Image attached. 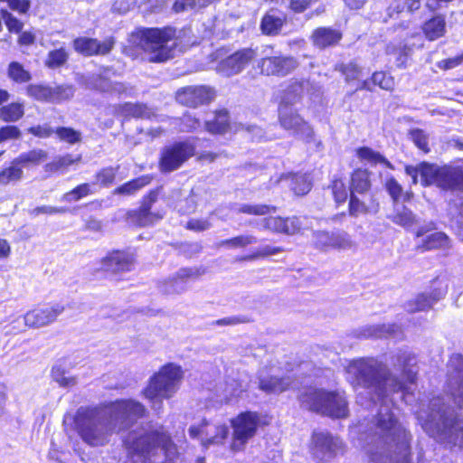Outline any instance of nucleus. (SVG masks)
I'll list each match as a JSON object with an SVG mask.
<instances>
[{"mask_svg":"<svg viewBox=\"0 0 463 463\" xmlns=\"http://www.w3.org/2000/svg\"><path fill=\"white\" fill-rule=\"evenodd\" d=\"M368 463H411V436L386 402L370 421L356 427Z\"/></svg>","mask_w":463,"mask_h":463,"instance_id":"f257e3e1","label":"nucleus"},{"mask_svg":"<svg viewBox=\"0 0 463 463\" xmlns=\"http://www.w3.org/2000/svg\"><path fill=\"white\" fill-rule=\"evenodd\" d=\"M447 386L456 409L434 397L418 414L423 430L431 437L463 447V356L453 354L448 364Z\"/></svg>","mask_w":463,"mask_h":463,"instance_id":"f03ea898","label":"nucleus"},{"mask_svg":"<svg viewBox=\"0 0 463 463\" xmlns=\"http://www.w3.org/2000/svg\"><path fill=\"white\" fill-rule=\"evenodd\" d=\"M145 406L132 399L117 400L97 407H80L74 418L81 439L91 447L107 445L113 434L125 431L145 415Z\"/></svg>","mask_w":463,"mask_h":463,"instance_id":"7ed1b4c3","label":"nucleus"},{"mask_svg":"<svg viewBox=\"0 0 463 463\" xmlns=\"http://www.w3.org/2000/svg\"><path fill=\"white\" fill-rule=\"evenodd\" d=\"M416 357L409 352H400L393 356L394 370L402 372V378L393 373L383 362L373 357L353 360L346 366L347 380L354 387H362L379 401L387 399L395 392H403L405 383H413L416 371Z\"/></svg>","mask_w":463,"mask_h":463,"instance_id":"20e7f679","label":"nucleus"},{"mask_svg":"<svg viewBox=\"0 0 463 463\" xmlns=\"http://www.w3.org/2000/svg\"><path fill=\"white\" fill-rule=\"evenodd\" d=\"M130 463H169L175 454L170 438L158 430H136L124 440Z\"/></svg>","mask_w":463,"mask_h":463,"instance_id":"39448f33","label":"nucleus"},{"mask_svg":"<svg viewBox=\"0 0 463 463\" xmlns=\"http://www.w3.org/2000/svg\"><path fill=\"white\" fill-rule=\"evenodd\" d=\"M301 406L330 418L343 419L349 414L344 392L309 388L298 396Z\"/></svg>","mask_w":463,"mask_h":463,"instance_id":"423d86ee","label":"nucleus"},{"mask_svg":"<svg viewBox=\"0 0 463 463\" xmlns=\"http://www.w3.org/2000/svg\"><path fill=\"white\" fill-rule=\"evenodd\" d=\"M183 379L181 366L168 364L163 366L150 380L143 391L145 397L153 402V409L158 411L162 407V399L171 398L178 390Z\"/></svg>","mask_w":463,"mask_h":463,"instance_id":"0eeeda50","label":"nucleus"},{"mask_svg":"<svg viewBox=\"0 0 463 463\" xmlns=\"http://www.w3.org/2000/svg\"><path fill=\"white\" fill-rule=\"evenodd\" d=\"M137 34L138 45L148 53L150 61L162 62L173 57V52L176 46L175 29L171 27L145 28Z\"/></svg>","mask_w":463,"mask_h":463,"instance_id":"6e6552de","label":"nucleus"},{"mask_svg":"<svg viewBox=\"0 0 463 463\" xmlns=\"http://www.w3.org/2000/svg\"><path fill=\"white\" fill-rule=\"evenodd\" d=\"M259 424V418L256 413L247 411L241 413L232 420L233 428L232 442L231 449L233 451L243 449L245 444L256 433Z\"/></svg>","mask_w":463,"mask_h":463,"instance_id":"1a4fd4ad","label":"nucleus"},{"mask_svg":"<svg viewBox=\"0 0 463 463\" xmlns=\"http://www.w3.org/2000/svg\"><path fill=\"white\" fill-rule=\"evenodd\" d=\"M298 67V60L293 56L280 53L266 55L257 61L256 69L265 76L285 77Z\"/></svg>","mask_w":463,"mask_h":463,"instance_id":"9d476101","label":"nucleus"},{"mask_svg":"<svg viewBox=\"0 0 463 463\" xmlns=\"http://www.w3.org/2000/svg\"><path fill=\"white\" fill-rule=\"evenodd\" d=\"M194 154V146L187 142H177L163 149L160 158V167L163 172H172L178 169L188 158Z\"/></svg>","mask_w":463,"mask_h":463,"instance_id":"9b49d317","label":"nucleus"},{"mask_svg":"<svg viewBox=\"0 0 463 463\" xmlns=\"http://www.w3.org/2000/svg\"><path fill=\"white\" fill-rule=\"evenodd\" d=\"M136 257L128 250H112L99 260V270L110 275H119L133 270Z\"/></svg>","mask_w":463,"mask_h":463,"instance_id":"f8f14e48","label":"nucleus"},{"mask_svg":"<svg viewBox=\"0 0 463 463\" xmlns=\"http://www.w3.org/2000/svg\"><path fill=\"white\" fill-rule=\"evenodd\" d=\"M64 310L65 307L61 303L38 307L24 314V323L30 328L47 326L55 322Z\"/></svg>","mask_w":463,"mask_h":463,"instance_id":"ddd939ff","label":"nucleus"},{"mask_svg":"<svg viewBox=\"0 0 463 463\" xmlns=\"http://www.w3.org/2000/svg\"><path fill=\"white\" fill-rule=\"evenodd\" d=\"M279 118L284 129L292 131L307 143L314 139L313 129L290 106L279 105Z\"/></svg>","mask_w":463,"mask_h":463,"instance_id":"4468645a","label":"nucleus"},{"mask_svg":"<svg viewBox=\"0 0 463 463\" xmlns=\"http://www.w3.org/2000/svg\"><path fill=\"white\" fill-rule=\"evenodd\" d=\"M312 440L314 444L313 454L319 460L329 459L339 453H343L345 449L342 439L329 432H314Z\"/></svg>","mask_w":463,"mask_h":463,"instance_id":"2eb2a0df","label":"nucleus"},{"mask_svg":"<svg viewBox=\"0 0 463 463\" xmlns=\"http://www.w3.org/2000/svg\"><path fill=\"white\" fill-rule=\"evenodd\" d=\"M26 93L38 101L59 103L71 99L74 95V89L70 85L52 88L43 84H30L26 87Z\"/></svg>","mask_w":463,"mask_h":463,"instance_id":"dca6fc26","label":"nucleus"},{"mask_svg":"<svg viewBox=\"0 0 463 463\" xmlns=\"http://www.w3.org/2000/svg\"><path fill=\"white\" fill-rule=\"evenodd\" d=\"M213 88L206 85L187 86L176 92V100L182 105L197 108L208 104L215 98Z\"/></svg>","mask_w":463,"mask_h":463,"instance_id":"f3484780","label":"nucleus"},{"mask_svg":"<svg viewBox=\"0 0 463 463\" xmlns=\"http://www.w3.org/2000/svg\"><path fill=\"white\" fill-rule=\"evenodd\" d=\"M159 189L150 191V193L144 197L141 206L137 211H129L128 213V220L131 223L138 226H148L163 218V213L160 212H153L152 207L157 202Z\"/></svg>","mask_w":463,"mask_h":463,"instance_id":"a211bd4d","label":"nucleus"},{"mask_svg":"<svg viewBox=\"0 0 463 463\" xmlns=\"http://www.w3.org/2000/svg\"><path fill=\"white\" fill-rule=\"evenodd\" d=\"M256 57V50L252 48L241 49L222 60L219 63L218 71L228 77L238 74Z\"/></svg>","mask_w":463,"mask_h":463,"instance_id":"6ab92c4d","label":"nucleus"},{"mask_svg":"<svg viewBox=\"0 0 463 463\" xmlns=\"http://www.w3.org/2000/svg\"><path fill=\"white\" fill-rule=\"evenodd\" d=\"M204 273L201 268L180 269L175 276L160 283V290L166 295L181 294L186 290L185 281L188 279H197Z\"/></svg>","mask_w":463,"mask_h":463,"instance_id":"aec40b11","label":"nucleus"},{"mask_svg":"<svg viewBox=\"0 0 463 463\" xmlns=\"http://www.w3.org/2000/svg\"><path fill=\"white\" fill-rule=\"evenodd\" d=\"M435 288L431 292H423L417 295L413 299L407 303L409 312L425 311L433 307L435 303L444 298L447 292V287L438 279L433 281Z\"/></svg>","mask_w":463,"mask_h":463,"instance_id":"412c9836","label":"nucleus"},{"mask_svg":"<svg viewBox=\"0 0 463 463\" xmlns=\"http://www.w3.org/2000/svg\"><path fill=\"white\" fill-rule=\"evenodd\" d=\"M259 388L266 393H279L285 392L291 384L288 376L279 377L271 369L261 368L258 373Z\"/></svg>","mask_w":463,"mask_h":463,"instance_id":"4be33fe9","label":"nucleus"},{"mask_svg":"<svg viewBox=\"0 0 463 463\" xmlns=\"http://www.w3.org/2000/svg\"><path fill=\"white\" fill-rule=\"evenodd\" d=\"M113 46L114 41L111 38L106 39L101 43L97 39L86 37H80L73 41L75 51L85 56L105 55L112 50Z\"/></svg>","mask_w":463,"mask_h":463,"instance_id":"5701e85b","label":"nucleus"},{"mask_svg":"<svg viewBox=\"0 0 463 463\" xmlns=\"http://www.w3.org/2000/svg\"><path fill=\"white\" fill-rule=\"evenodd\" d=\"M439 171L440 167L425 162L420 163L416 166L407 165L405 167V173L411 177L412 183H418V175H420V183L424 186L431 184L437 185Z\"/></svg>","mask_w":463,"mask_h":463,"instance_id":"b1692460","label":"nucleus"},{"mask_svg":"<svg viewBox=\"0 0 463 463\" xmlns=\"http://www.w3.org/2000/svg\"><path fill=\"white\" fill-rule=\"evenodd\" d=\"M263 227L278 233L294 234L299 231L301 223L297 217L281 218L270 216L262 221Z\"/></svg>","mask_w":463,"mask_h":463,"instance_id":"393cba45","label":"nucleus"},{"mask_svg":"<svg viewBox=\"0 0 463 463\" xmlns=\"http://www.w3.org/2000/svg\"><path fill=\"white\" fill-rule=\"evenodd\" d=\"M437 186L444 189L463 190V169L459 167H440Z\"/></svg>","mask_w":463,"mask_h":463,"instance_id":"a878e982","label":"nucleus"},{"mask_svg":"<svg viewBox=\"0 0 463 463\" xmlns=\"http://www.w3.org/2000/svg\"><path fill=\"white\" fill-rule=\"evenodd\" d=\"M307 85L308 83L304 80H291L283 90L280 105L290 106L298 102L303 97Z\"/></svg>","mask_w":463,"mask_h":463,"instance_id":"bb28decb","label":"nucleus"},{"mask_svg":"<svg viewBox=\"0 0 463 463\" xmlns=\"http://www.w3.org/2000/svg\"><path fill=\"white\" fill-rule=\"evenodd\" d=\"M342 38L340 32L331 28H317L312 34L315 45L326 48L337 43Z\"/></svg>","mask_w":463,"mask_h":463,"instance_id":"cd10ccee","label":"nucleus"},{"mask_svg":"<svg viewBox=\"0 0 463 463\" xmlns=\"http://www.w3.org/2000/svg\"><path fill=\"white\" fill-rule=\"evenodd\" d=\"M379 204L375 203L373 198H371V203L367 204L365 202L360 200L356 194L350 193L349 200V214L353 217H357L360 214H366L369 213H377Z\"/></svg>","mask_w":463,"mask_h":463,"instance_id":"c85d7f7f","label":"nucleus"},{"mask_svg":"<svg viewBox=\"0 0 463 463\" xmlns=\"http://www.w3.org/2000/svg\"><path fill=\"white\" fill-rule=\"evenodd\" d=\"M422 31L426 38L430 41H435L443 36L446 32V22L443 16L436 15L426 21L422 26Z\"/></svg>","mask_w":463,"mask_h":463,"instance_id":"c756f323","label":"nucleus"},{"mask_svg":"<svg viewBox=\"0 0 463 463\" xmlns=\"http://www.w3.org/2000/svg\"><path fill=\"white\" fill-rule=\"evenodd\" d=\"M371 188L370 174L367 170L357 169L351 176L350 193L364 194Z\"/></svg>","mask_w":463,"mask_h":463,"instance_id":"7c9ffc66","label":"nucleus"},{"mask_svg":"<svg viewBox=\"0 0 463 463\" xmlns=\"http://www.w3.org/2000/svg\"><path fill=\"white\" fill-rule=\"evenodd\" d=\"M283 24V17L276 14L274 11H270L263 16L260 23V29L266 35H276L280 32Z\"/></svg>","mask_w":463,"mask_h":463,"instance_id":"2f4dec72","label":"nucleus"},{"mask_svg":"<svg viewBox=\"0 0 463 463\" xmlns=\"http://www.w3.org/2000/svg\"><path fill=\"white\" fill-rule=\"evenodd\" d=\"M205 128L212 134H222L229 128V116L225 109L217 111L213 119L205 122Z\"/></svg>","mask_w":463,"mask_h":463,"instance_id":"473e14b6","label":"nucleus"},{"mask_svg":"<svg viewBox=\"0 0 463 463\" xmlns=\"http://www.w3.org/2000/svg\"><path fill=\"white\" fill-rule=\"evenodd\" d=\"M282 180L289 181V186L297 195H304L311 189V183L306 175H287Z\"/></svg>","mask_w":463,"mask_h":463,"instance_id":"72a5a7b5","label":"nucleus"},{"mask_svg":"<svg viewBox=\"0 0 463 463\" xmlns=\"http://www.w3.org/2000/svg\"><path fill=\"white\" fill-rule=\"evenodd\" d=\"M121 112L126 117H134L137 118H151L155 116L152 109L145 104L125 103L121 107Z\"/></svg>","mask_w":463,"mask_h":463,"instance_id":"f704fd0d","label":"nucleus"},{"mask_svg":"<svg viewBox=\"0 0 463 463\" xmlns=\"http://www.w3.org/2000/svg\"><path fill=\"white\" fill-rule=\"evenodd\" d=\"M388 218L397 225L403 228H410L416 222L413 213L405 206L397 207L394 213L389 215Z\"/></svg>","mask_w":463,"mask_h":463,"instance_id":"c9c22d12","label":"nucleus"},{"mask_svg":"<svg viewBox=\"0 0 463 463\" xmlns=\"http://www.w3.org/2000/svg\"><path fill=\"white\" fill-rule=\"evenodd\" d=\"M47 158L48 153L43 149L37 148L20 154L15 158V164H20L21 165H38Z\"/></svg>","mask_w":463,"mask_h":463,"instance_id":"e433bc0d","label":"nucleus"},{"mask_svg":"<svg viewBox=\"0 0 463 463\" xmlns=\"http://www.w3.org/2000/svg\"><path fill=\"white\" fill-rule=\"evenodd\" d=\"M151 178L147 175L133 179L114 190V194L131 195L148 184Z\"/></svg>","mask_w":463,"mask_h":463,"instance_id":"4c0bfd02","label":"nucleus"},{"mask_svg":"<svg viewBox=\"0 0 463 463\" xmlns=\"http://www.w3.org/2000/svg\"><path fill=\"white\" fill-rule=\"evenodd\" d=\"M258 242L257 237L252 234H241L236 237L221 241L218 247H226L229 249L245 248L249 245Z\"/></svg>","mask_w":463,"mask_h":463,"instance_id":"58836bf2","label":"nucleus"},{"mask_svg":"<svg viewBox=\"0 0 463 463\" xmlns=\"http://www.w3.org/2000/svg\"><path fill=\"white\" fill-rule=\"evenodd\" d=\"M24 114V105L19 102H13L0 108V119L6 122H16Z\"/></svg>","mask_w":463,"mask_h":463,"instance_id":"ea45409f","label":"nucleus"},{"mask_svg":"<svg viewBox=\"0 0 463 463\" xmlns=\"http://www.w3.org/2000/svg\"><path fill=\"white\" fill-rule=\"evenodd\" d=\"M398 329L395 325L367 326L361 330V335L364 337H384L392 335Z\"/></svg>","mask_w":463,"mask_h":463,"instance_id":"a19ab883","label":"nucleus"},{"mask_svg":"<svg viewBox=\"0 0 463 463\" xmlns=\"http://www.w3.org/2000/svg\"><path fill=\"white\" fill-rule=\"evenodd\" d=\"M24 171L20 164L13 160L11 165L0 172V184L6 185L12 182H18L23 178Z\"/></svg>","mask_w":463,"mask_h":463,"instance_id":"79ce46f5","label":"nucleus"},{"mask_svg":"<svg viewBox=\"0 0 463 463\" xmlns=\"http://www.w3.org/2000/svg\"><path fill=\"white\" fill-rule=\"evenodd\" d=\"M81 160V156L79 155L75 158L71 154H67L62 156H57L53 161L44 165L46 172L55 173L61 169H64L74 163H78Z\"/></svg>","mask_w":463,"mask_h":463,"instance_id":"37998d69","label":"nucleus"},{"mask_svg":"<svg viewBox=\"0 0 463 463\" xmlns=\"http://www.w3.org/2000/svg\"><path fill=\"white\" fill-rule=\"evenodd\" d=\"M7 75L13 81L16 83L28 82L32 78L31 73L17 61H12L9 63L7 68Z\"/></svg>","mask_w":463,"mask_h":463,"instance_id":"c03bdc74","label":"nucleus"},{"mask_svg":"<svg viewBox=\"0 0 463 463\" xmlns=\"http://www.w3.org/2000/svg\"><path fill=\"white\" fill-rule=\"evenodd\" d=\"M357 156L360 159L365 160L371 164H383L386 165L388 168L392 169L393 166L390 161H388L383 155L379 152L373 151L369 147H361L357 150Z\"/></svg>","mask_w":463,"mask_h":463,"instance_id":"a18cd8bd","label":"nucleus"},{"mask_svg":"<svg viewBox=\"0 0 463 463\" xmlns=\"http://www.w3.org/2000/svg\"><path fill=\"white\" fill-rule=\"evenodd\" d=\"M449 242L448 236L443 232H434L429 235L419 248L423 250H429L437 248L445 247Z\"/></svg>","mask_w":463,"mask_h":463,"instance_id":"49530a36","label":"nucleus"},{"mask_svg":"<svg viewBox=\"0 0 463 463\" xmlns=\"http://www.w3.org/2000/svg\"><path fill=\"white\" fill-rule=\"evenodd\" d=\"M354 246L351 236L345 232L331 233V248L337 250H349Z\"/></svg>","mask_w":463,"mask_h":463,"instance_id":"de8ad7c7","label":"nucleus"},{"mask_svg":"<svg viewBox=\"0 0 463 463\" xmlns=\"http://www.w3.org/2000/svg\"><path fill=\"white\" fill-rule=\"evenodd\" d=\"M55 134L61 141L70 145L80 143L82 140L81 132L71 128L60 127L55 129Z\"/></svg>","mask_w":463,"mask_h":463,"instance_id":"09e8293b","label":"nucleus"},{"mask_svg":"<svg viewBox=\"0 0 463 463\" xmlns=\"http://www.w3.org/2000/svg\"><path fill=\"white\" fill-rule=\"evenodd\" d=\"M237 213L253 215H265L270 212H276V207L268 204H241L237 208Z\"/></svg>","mask_w":463,"mask_h":463,"instance_id":"8fccbe9b","label":"nucleus"},{"mask_svg":"<svg viewBox=\"0 0 463 463\" xmlns=\"http://www.w3.org/2000/svg\"><path fill=\"white\" fill-rule=\"evenodd\" d=\"M409 52L410 49L405 45L389 44L386 47V53L394 56L397 67H403L405 65Z\"/></svg>","mask_w":463,"mask_h":463,"instance_id":"3c124183","label":"nucleus"},{"mask_svg":"<svg viewBox=\"0 0 463 463\" xmlns=\"http://www.w3.org/2000/svg\"><path fill=\"white\" fill-rule=\"evenodd\" d=\"M196 207L197 199L193 192L184 198L179 199L175 205V208L182 214H190L196 210Z\"/></svg>","mask_w":463,"mask_h":463,"instance_id":"603ef678","label":"nucleus"},{"mask_svg":"<svg viewBox=\"0 0 463 463\" xmlns=\"http://www.w3.org/2000/svg\"><path fill=\"white\" fill-rule=\"evenodd\" d=\"M336 70L345 76L346 81L358 80L362 74V68L355 61L341 63L336 66Z\"/></svg>","mask_w":463,"mask_h":463,"instance_id":"864d4df0","label":"nucleus"},{"mask_svg":"<svg viewBox=\"0 0 463 463\" xmlns=\"http://www.w3.org/2000/svg\"><path fill=\"white\" fill-rule=\"evenodd\" d=\"M67 60V52L63 48H61L49 52L45 64L49 68L55 69L63 65Z\"/></svg>","mask_w":463,"mask_h":463,"instance_id":"5fc2aeb1","label":"nucleus"},{"mask_svg":"<svg viewBox=\"0 0 463 463\" xmlns=\"http://www.w3.org/2000/svg\"><path fill=\"white\" fill-rule=\"evenodd\" d=\"M373 86H379L385 90H392L394 89V79L383 71H376L372 76Z\"/></svg>","mask_w":463,"mask_h":463,"instance_id":"6e6d98bb","label":"nucleus"},{"mask_svg":"<svg viewBox=\"0 0 463 463\" xmlns=\"http://www.w3.org/2000/svg\"><path fill=\"white\" fill-rule=\"evenodd\" d=\"M52 379L61 387H71L77 383L73 376H67L65 372L60 366H54L52 369Z\"/></svg>","mask_w":463,"mask_h":463,"instance_id":"4d7b16f0","label":"nucleus"},{"mask_svg":"<svg viewBox=\"0 0 463 463\" xmlns=\"http://www.w3.org/2000/svg\"><path fill=\"white\" fill-rule=\"evenodd\" d=\"M91 194L90 184H81L71 191L63 194L62 199L67 202L79 201L80 199Z\"/></svg>","mask_w":463,"mask_h":463,"instance_id":"13d9d810","label":"nucleus"},{"mask_svg":"<svg viewBox=\"0 0 463 463\" xmlns=\"http://www.w3.org/2000/svg\"><path fill=\"white\" fill-rule=\"evenodd\" d=\"M118 168L112 166L102 168L96 174V182L103 186L110 185L116 177Z\"/></svg>","mask_w":463,"mask_h":463,"instance_id":"bf43d9fd","label":"nucleus"},{"mask_svg":"<svg viewBox=\"0 0 463 463\" xmlns=\"http://www.w3.org/2000/svg\"><path fill=\"white\" fill-rule=\"evenodd\" d=\"M214 429L216 433L203 439L202 441L203 446L208 447L211 444H220L227 438L229 428L226 425H218Z\"/></svg>","mask_w":463,"mask_h":463,"instance_id":"052dcab7","label":"nucleus"},{"mask_svg":"<svg viewBox=\"0 0 463 463\" xmlns=\"http://www.w3.org/2000/svg\"><path fill=\"white\" fill-rule=\"evenodd\" d=\"M212 0H175L174 10L177 13L194 9L196 6L202 7L208 5Z\"/></svg>","mask_w":463,"mask_h":463,"instance_id":"680f3d73","label":"nucleus"},{"mask_svg":"<svg viewBox=\"0 0 463 463\" xmlns=\"http://www.w3.org/2000/svg\"><path fill=\"white\" fill-rule=\"evenodd\" d=\"M410 137L413 143L424 153L430 151L429 138L423 130L415 128L410 131Z\"/></svg>","mask_w":463,"mask_h":463,"instance_id":"e2e57ef3","label":"nucleus"},{"mask_svg":"<svg viewBox=\"0 0 463 463\" xmlns=\"http://www.w3.org/2000/svg\"><path fill=\"white\" fill-rule=\"evenodd\" d=\"M283 251V249L281 247H272L269 245H266L260 250H258L256 252L245 256L243 258L244 260H255L260 258H266L270 255L278 254L279 252Z\"/></svg>","mask_w":463,"mask_h":463,"instance_id":"0e129e2a","label":"nucleus"},{"mask_svg":"<svg viewBox=\"0 0 463 463\" xmlns=\"http://www.w3.org/2000/svg\"><path fill=\"white\" fill-rule=\"evenodd\" d=\"M315 245L322 250L331 248V233L327 232H316L313 234Z\"/></svg>","mask_w":463,"mask_h":463,"instance_id":"69168bd1","label":"nucleus"},{"mask_svg":"<svg viewBox=\"0 0 463 463\" xmlns=\"http://www.w3.org/2000/svg\"><path fill=\"white\" fill-rule=\"evenodd\" d=\"M332 193L337 203L345 202L347 198V190L343 181L335 180L332 184Z\"/></svg>","mask_w":463,"mask_h":463,"instance_id":"338daca9","label":"nucleus"},{"mask_svg":"<svg viewBox=\"0 0 463 463\" xmlns=\"http://www.w3.org/2000/svg\"><path fill=\"white\" fill-rule=\"evenodd\" d=\"M21 131L16 126H5L0 128V143L11 139H18Z\"/></svg>","mask_w":463,"mask_h":463,"instance_id":"774afa93","label":"nucleus"}]
</instances>
